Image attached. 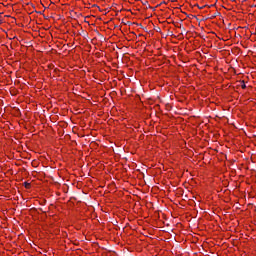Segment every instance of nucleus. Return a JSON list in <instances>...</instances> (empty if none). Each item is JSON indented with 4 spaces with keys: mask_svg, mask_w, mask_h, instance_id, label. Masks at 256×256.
<instances>
[{
    "mask_svg": "<svg viewBox=\"0 0 256 256\" xmlns=\"http://www.w3.org/2000/svg\"><path fill=\"white\" fill-rule=\"evenodd\" d=\"M242 88H243V89H245V85H244V86H242Z\"/></svg>",
    "mask_w": 256,
    "mask_h": 256,
    "instance_id": "f257e3e1",
    "label": "nucleus"
},
{
    "mask_svg": "<svg viewBox=\"0 0 256 256\" xmlns=\"http://www.w3.org/2000/svg\"><path fill=\"white\" fill-rule=\"evenodd\" d=\"M26 187H29V184H26Z\"/></svg>",
    "mask_w": 256,
    "mask_h": 256,
    "instance_id": "f03ea898",
    "label": "nucleus"
},
{
    "mask_svg": "<svg viewBox=\"0 0 256 256\" xmlns=\"http://www.w3.org/2000/svg\"><path fill=\"white\" fill-rule=\"evenodd\" d=\"M26 187H29V184H26Z\"/></svg>",
    "mask_w": 256,
    "mask_h": 256,
    "instance_id": "7ed1b4c3",
    "label": "nucleus"
},
{
    "mask_svg": "<svg viewBox=\"0 0 256 256\" xmlns=\"http://www.w3.org/2000/svg\"><path fill=\"white\" fill-rule=\"evenodd\" d=\"M26 187H29V184H26Z\"/></svg>",
    "mask_w": 256,
    "mask_h": 256,
    "instance_id": "20e7f679",
    "label": "nucleus"
}]
</instances>
